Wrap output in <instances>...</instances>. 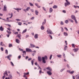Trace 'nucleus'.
Wrapping results in <instances>:
<instances>
[{"mask_svg": "<svg viewBox=\"0 0 79 79\" xmlns=\"http://www.w3.org/2000/svg\"><path fill=\"white\" fill-rule=\"evenodd\" d=\"M42 61L43 63H46V61L45 60H48V57L47 56H45L44 57H42Z\"/></svg>", "mask_w": 79, "mask_h": 79, "instance_id": "1", "label": "nucleus"}, {"mask_svg": "<svg viewBox=\"0 0 79 79\" xmlns=\"http://www.w3.org/2000/svg\"><path fill=\"white\" fill-rule=\"evenodd\" d=\"M48 34H53V33L52 32V30H50V29H48V30L47 31Z\"/></svg>", "mask_w": 79, "mask_h": 79, "instance_id": "2", "label": "nucleus"}, {"mask_svg": "<svg viewBox=\"0 0 79 79\" xmlns=\"http://www.w3.org/2000/svg\"><path fill=\"white\" fill-rule=\"evenodd\" d=\"M66 2L64 3V6L65 7H66L67 6L69 5H71V3L69 1H68V0H66Z\"/></svg>", "mask_w": 79, "mask_h": 79, "instance_id": "3", "label": "nucleus"}, {"mask_svg": "<svg viewBox=\"0 0 79 79\" xmlns=\"http://www.w3.org/2000/svg\"><path fill=\"white\" fill-rule=\"evenodd\" d=\"M6 19L7 20H6L5 19H2V20H3L5 21H6V22H12V21H11V20H9V18H8V17H7V18H6Z\"/></svg>", "mask_w": 79, "mask_h": 79, "instance_id": "4", "label": "nucleus"}, {"mask_svg": "<svg viewBox=\"0 0 79 79\" xmlns=\"http://www.w3.org/2000/svg\"><path fill=\"white\" fill-rule=\"evenodd\" d=\"M26 51L27 52H32V50L31 49L29 48H26Z\"/></svg>", "mask_w": 79, "mask_h": 79, "instance_id": "5", "label": "nucleus"}, {"mask_svg": "<svg viewBox=\"0 0 79 79\" xmlns=\"http://www.w3.org/2000/svg\"><path fill=\"white\" fill-rule=\"evenodd\" d=\"M6 7V5H5L4 6L3 9V11H6V10H7V9Z\"/></svg>", "mask_w": 79, "mask_h": 79, "instance_id": "6", "label": "nucleus"}, {"mask_svg": "<svg viewBox=\"0 0 79 79\" xmlns=\"http://www.w3.org/2000/svg\"><path fill=\"white\" fill-rule=\"evenodd\" d=\"M9 16H10L9 17V18L11 19L13 17V13H11V14L9 13L8 14Z\"/></svg>", "mask_w": 79, "mask_h": 79, "instance_id": "7", "label": "nucleus"}, {"mask_svg": "<svg viewBox=\"0 0 79 79\" xmlns=\"http://www.w3.org/2000/svg\"><path fill=\"white\" fill-rule=\"evenodd\" d=\"M38 60L39 61H42V59L40 56H38Z\"/></svg>", "mask_w": 79, "mask_h": 79, "instance_id": "8", "label": "nucleus"}, {"mask_svg": "<svg viewBox=\"0 0 79 79\" xmlns=\"http://www.w3.org/2000/svg\"><path fill=\"white\" fill-rule=\"evenodd\" d=\"M71 18L72 19H73V20H74V19H76V17H75V16L74 15H71Z\"/></svg>", "mask_w": 79, "mask_h": 79, "instance_id": "9", "label": "nucleus"}, {"mask_svg": "<svg viewBox=\"0 0 79 79\" xmlns=\"http://www.w3.org/2000/svg\"><path fill=\"white\" fill-rule=\"evenodd\" d=\"M38 36H39V35L38 34H35L34 35L35 39H38Z\"/></svg>", "mask_w": 79, "mask_h": 79, "instance_id": "10", "label": "nucleus"}, {"mask_svg": "<svg viewBox=\"0 0 79 79\" xmlns=\"http://www.w3.org/2000/svg\"><path fill=\"white\" fill-rule=\"evenodd\" d=\"M46 69H48V70H49L50 71H52V69L50 67H48L46 68Z\"/></svg>", "mask_w": 79, "mask_h": 79, "instance_id": "11", "label": "nucleus"}, {"mask_svg": "<svg viewBox=\"0 0 79 79\" xmlns=\"http://www.w3.org/2000/svg\"><path fill=\"white\" fill-rule=\"evenodd\" d=\"M21 34H18L17 35V37H18L19 39H21Z\"/></svg>", "mask_w": 79, "mask_h": 79, "instance_id": "12", "label": "nucleus"}, {"mask_svg": "<svg viewBox=\"0 0 79 79\" xmlns=\"http://www.w3.org/2000/svg\"><path fill=\"white\" fill-rule=\"evenodd\" d=\"M30 45L31 47V48H34V47H35V45H34V44H30Z\"/></svg>", "mask_w": 79, "mask_h": 79, "instance_id": "13", "label": "nucleus"}, {"mask_svg": "<svg viewBox=\"0 0 79 79\" xmlns=\"http://www.w3.org/2000/svg\"><path fill=\"white\" fill-rule=\"evenodd\" d=\"M47 73H48V74H49V75H52V72H50V71H48L47 72Z\"/></svg>", "mask_w": 79, "mask_h": 79, "instance_id": "14", "label": "nucleus"}, {"mask_svg": "<svg viewBox=\"0 0 79 79\" xmlns=\"http://www.w3.org/2000/svg\"><path fill=\"white\" fill-rule=\"evenodd\" d=\"M4 30V28H3L2 26H1L0 27V31H3Z\"/></svg>", "mask_w": 79, "mask_h": 79, "instance_id": "15", "label": "nucleus"}, {"mask_svg": "<svg viewBox=\"0 0 79 79\" xmlns=\"http://www.w3.org/2000/svg\"><path fill=\"white\" fill-rule=\"evenodd\" d=\"M29 74V72H27V73H24L23 77H26V75H28Z\"/></svg>", "mask_w": 79, "mask_h": 79, "instance_id": "16", "label": "nucleus"}, {"mask_svg": "<svg viewBox=\"0 0 79 79\" xmlns=\"http://www.w3.org/2000/svg\"><path fill=\"white\" fill-rule=\"evenodd\" d=\"M53 9H52V8H50L49 9V13H52V12L53 11Z\"/></svg>", "mask_w": 79, "mask_h": 79, "instance_id": "17", "label": "nucleus"}, {"mask_svg": "<svg viewBox=\"0 0 79 79\" xmlns=\"http://www.w3.org/2000/svg\"><path fill=\"white\" fill-rule=\"evenodd\" d=\"M52 8H54L55 9H56V8H58V6L55 5L53 6Z\"/></svg>", "mask_w": 79, "mask_h": 79, "instance_id": "18", "label": "nucleus"}, {"mask_svg": "<svg viewBox=\"0 0 79 79\" xmlns=\"http://www.w3.org/2000/svg\"><path fill=\"white\" fill-rule=\"evenodd\" d=\"M64 36H68V33H67L66 32H64Z\"/></svg>", "mask_w": 79, "mask_h": 79, "instance_id": "19", "label": "nucleus"}, {"mask_svg": "<svg viewBox=\"0 0 79 79\" xmlns=\"http://www.w3.org/2000/svg\"><path fill=\"white\" fill-rule=\"evenodd\" d=\"M9 77V78H10V79H13V77H12V75L11 74H10Z\"/></svg>", "mask_w": 79, "mask_h": 79, "instance_id": "20", "label": "nucleus"}, {"mask_svg": "<svg viewBox=\"0 0 79 79\" xmlns=\"http://www.w3.org/2000/svg\"><path fill=\"white\" fill-rule=\"evenodd\" d=\"M73 50H74V52H77V51H78V49L77 48H75L73 49Z\"/></svg>", "mask_w": 79, "mask_h": 79, "instance_id": "21", "label": "nucleus"}, {"mask_svg": "<svg viewBox=\"0 0 79 79\" xmlns=\"http://www.w3.org/2000/svg\"><path fill=\"white\" fill-rule=\"evenodd\" d=\"M35 14L36 15H38V14H39V12H38L37 10H35Z\"/></svg>", "mask_w": 79, "mask_h": 79, "instance_id": "22", "label": "nucleus"}, {"mask_svg": "<svg viewBox=\"0 0 79 79\" xmlns=\"http://www.w3.org/2000/svg\"><path fill=\"white\" fill-rule=\"evenodd\" d=\"M27 31V29H26L25 30H24L23 32H22V34H24V33H25V32H26Z\"/></svg>", "mask_w": 79, "mask_h": 79, "instance_id": "23", "label": "nucleus"}, {"mask_svg": "<svg viewBox=\"0 0 79 79\" xmlns=\"http://www.w3.org/2000/svg\"><path fill=\"white\" fill-rule=\"evenodd\" d=\"M0 45H2V46H5V44H3V42H1L0 43Z\"/></svg>", "mask_w": 79, "mask_h": 79, "instance_id": "24", "label": "nucleus"}, {"mask_svg": "<svg viewBox=\"0 0 79 79\" xmlns=\"http://www.w3.org/2000/svg\"><path fill=\"white\" fill-rule=\"evenodd\" d=\"M16 42L17 43H18V44H19V40L16 39Z\"/></svg>", "mask_w": 79, "mask_h": 79, "instance_id": "25", "label": "nucleus"}, {"mask_svg": "<svg viewBox=\"0 0 79 79\" xmlns=\"http://www.w3.org/2000/svg\"><path fill=\"white\" fill-rule=\"evenodd\" d=\"M4 74V75H5V74H6V76H8V74L7 72L6 71L5 72Z\"/></svg>", "mask_w": 79, "mask_h": 79, "instance_id": "26", "label": "nucleus"}, {"mask_svg": "<svg viewBox=\"0 0 79 79\" xmlns=\"http://www.w3.org/2000/svg\"><path fill=\"white\" fill-rule=\"evenodd\" d=\"M69 20V21L70 22H71V23H73L74 22V21L73 20L71 19H68Z\"/></svg>", "mask_w": 79, "mask_h": 79, "instance_id": "27", "label": "nucleus"}, {"mask_svg": "<svg viewBox=\"0 0 79 79\" xmlns=\"http://www.w3.org/2000/svg\"><path fill=\"white\" fill-rule=\"evenodd\" d=\"M44 27L43 25L41 26V30H44Z\"/></svg>", "mask_w": 79, "mask_h": 79, "instance_id": "28", "label": "nucleus"}, {"mask_svg": "<svg viewBox=\"0 0 79 79\" xmlns=\"http://www.w3.org/2000/svg\"><path fill=\"white\" fill-rule=\"evenodd\" d=\"M6 32H7L8 34H11V32H10V31H9L8 30H6Z\"/></svg>", "mask_w": 79, "mask_h": 79, "instance_id": "29", "label": "nucleus"}, {"mask_svg": "<svg viewBox=\"0 0 79 79\" xmlns=\"http://www.w3.org/2000/svg\"><path fill=\"white\" fill-rule=\"evenodd\" d=\"M74 73V71H72L70 72H69L70 74H73Z\"/></svg>", "mask_w": 79, "mask_h": 79, "instance_id": "30", "label": "nucleus"}, {"mask_svg": "<svg viewBox=\"0 0 79 79\" xmlns=\"http://www.w3.org/2000/svg\"><path fill=\"white\" fill-rule=\"evenodd\" d=\"M46 23L45 22H43L42 23V26H44L45 25V24Z\"/></svg>", "mask_w": 79, "mask_h": 79, "instance_id": "31", "label": "nucleus"}, {"mask_svg": "<svg viewBox=\"0 0 79 79\" xmlns=\"http://www.w3.org/2000/svg\"><path fill=\"white\" fill-rule=\"evenodd\" d=\"M13 47V45H12V44H10L9 45V47L10 48L11 47Z\"/></svg>", "mask_w": 79, "mask_h": 79, "instance_id": "32", "label": "nucleus"}, {"mask_svg": "<svg viewBox=\"0 0 79 79\" xmlns=\"http://www.w3.org/2000/svg\"><path fill=\"white\" fill-rule=\"evenodd\" d=\"M67 47V46L65 45V47H64V50L65 51L66 50V48Z\"/></svg>", "mask_w": 79, "mask_h": 79, "instance_id": "33", "label": "nucleus"}, {"mask_svg": "<svg viewBox=\"0 0 79 79\" xmlns=\"http://www.w3.org/2000/svg\"><path fill=\"white\" fill-rule=\"evenodd\" d=\"M29 9H30V7H28L26 9V10L27 11H29Z\"/></svg>", "mask_w": 79, "mask_h": 79, "instance_id": "34", "label": "nucleus"}, {"mask_svg": "<svg viewBox=\"0 0 79 79\" xmlns=\"http://www.w3.org/2000/svg\"><path fill=\"white\" fill-rule=\"evenodd\" d=\"M7 58H8V60H11V59H10V58L9 56H7Z\"/></svg>", "mask_w": 79, "mask_h": 79, "instance_id": "35", "label": "nucleus"}, {"mask_svg": "<svg viewBox=\"0 0 79 79\" xmlns=\"http://www.w3.org/2000/svg\"><path fill=\"white\" fill-rule=\"evenodd\" d=\"M22 24V23L21 22H19L18 23V25H19V26H21Z\"/></svg>", "mask_w": 79, "mask_h": 79, "instance_id": "36", "label": "nucleus"}, {"mask_svg": "<svg viewBox=\"0 0 79 79\" xmlns=\"http://www.w3.org/2000/svg\"><path fill=\"white\" fill-rule=\"evenodd\" d=\"M65 23H66V24H68V20H66L65 21Z\"/></svg>", "mask_w": 79, "mask_h": 79, "instance_id": "37", "label": "nucleus"}, {"mask_svg": "<svg viewBox=\"0 0 79 79\" xmlns=\"http://www.w3.org/2000/svg\"><path fill=\"white\" fill-rule=\"evenodd\" d=\"M7 29L9 31H11V28H10V27L7 28Z\"/></svg>", "mask_w": 79, "mask_h": 79, "instance_id": "38", "label": "nucleus"}, {"mask_svg": "<svg viewBox=\"0 0 79 79\" xmlns=\"http://www.w3.org/2000/svg\"><path fill=\"white\" fill-rule=\"evenodd\" d=\"M57 57H58V58H61V55H57Z\"/></svg>", "mask_w": 79, "mask_h": 79, "instance_id": "39", "label": "nucleus"}, {"mask_svg": "<svg viewBox=\"0 0 79 79\" xmlns=\"http://www.w3.org/2000/svg\"><path fill=\"white\" fill-rule=\"evenodd\" d=\"M29 4L30 6H33V4L29 2Z\"/></svg>", "mask_w": 79, "mask_h": 79, "instance_id": "40", "label": "nucleus"}, {"mask_svg": "<svg viewBox=\"0 0 79 79\" xmlns=\"http://www.w3.org/2000/svg\"><path fill=\"white\" fill-rule=\"evenodd\" d=\"M31 63L32 65H34V61L31 60Z\"/></svg>", "mask_w": 79, "mask_h": 79, "instance_id": "41", "label": "nucleus"}, {"mask_svg": "<svg viewBox=\"0 0 79 79\" xmlns=\"http://www.w3.org/2000/svg\"><path fill=\"white\" fill-rule=\"evenodd\" d=\"M64 69H65V68H64L63 69H62L60 70V72H63V71H64Z\"/></svg>", "mask_w": 79, "mask_h": 79, "instance_id": "42", "label": "nucleus"}, {"mask_svg": "<svg viewBox=\"0 0 79 79\" xmlns=\"http://www.w3.org/2000/svg\"><path fill=\"white\" fill-rule=\"evenodd\" d=\"M10 63H11V64L12 66H14V64H13V62H10Z\"/></svg>", "mask_w": 79, "mask_h": 79, "instance_id": "43", "label": "nucleus"}, {"mask_svg": "<svg viewBox=\"0 0 79 79\" xmlns=\"http://www.w3.org/2000/svg\"><path fill=\"white\" fill-rule=\"evenodd\" d=\"M5 53H6V54H8V50L7 49L6 50Z\"/></svg>", "mask_w": 79, "mask_h": 79, "instance_id": "44", "label": "nucleus"}, {"mask_svg": "<svg viewBox=\"0 0 79 79\" xmlns=\"http://www.w3.org/2000/svg\"><path fill=\"white\" fill-rule=\"evenodd\" d=\"M75 22V23H76V24H77V20H76V19H75L74 20Z\"/></svg>", "mask_w": 79, "mask_h": 79, "instance_id": "45", "label": "nucleus"}, {"mask_svg": "<svg viewBox=\"0 0 79 79\" xmlns=\"http://www.w3.org/2000/svg\"><path fill=\"white\" fill-rule=\"evenodd\" d=\"M49 37H50V38H51V39H53V38L52 37V36L51 35H49Z\"/></svg>", "mask_w": 79, "mask_h": 79, "instance_id": "46", "label": "nucleus"}, {"mask_svg": "<svg viewBox=\"0 0 79 79\" xmlns=\"http://www.w3.org/2000/svg\"><path fill=\"white\" fill-rule=\"evenodd\" d=\"M23 53H24V55H26V52L25 51H23Z\"/></svg>", "mask_w": 79, "mask_h": 79, "instance_id": "47", "label": "nucleus"}, {"mask_svg": "<svg viewBox=\"0 0 79 79\" xmlns=\"http://www.w3.org/2000/svg\"><path fill=\"white\" fill-rule=\"evenodd\" d=\"M72 47H73V48H75V46H74V44H72Z\"/></svg>", "mask_w": 79, "mask_h": 79, "instance_id": "48", "label": "nucleus"}, {"mask_svg": "<svg viewBox=\"0 0 79 79\" xmlns=\"http://www.w3.org/2000/svg\"><path fill=\"white\" fill-rule=\"evenodd\" d=\"M64 29H65V30H66L67 31H68V29L66 27H64Z\"/></svg>", "mask_w": 79, "mask_h": 79, "instance_id": "49", "label": "nucleus"}, {"mask_svg": "<svg viewBox=\"0 0 79 79\" xmlns=\"http://www.w3.org/2000/svg\"><path fill=\"white\" fill-rule=\"evenodd\" d=\"M52 55H51L49 58L50 60H51L52 59Z\"/></svg>", "mask_w": 79, "mask_h": 79, "instance_id": "50", "label": "nucleus"}, {"mask_svg": "<svg viewBox=\"0 0 79 79\" xmlns=\"http://www.w3.org/2000/svg\"><path fill=\"white\" fill-rule=\"evenodd\" d=\"M35 18L34 17H32L30 19H31V20H33Z\"/></svg>", "mask_w": 79, "mask_h": 79, "instance_id": "51", "label": "nucleus"}, {"mask_svg": "<svg viewBox=\"0 0 79 79\" xmlns=\"http://www.w3.org/2000/svg\"><path fill=\"white\" fill-rule=\"evenodd\" d=\"M14 9H15V10H17L18 12H19V10L18 9V8L16 9L15 8H14Z\"/></svg>", "mask_w": 79, "mask_h": 79, "instance_id": "52", "label": "nucleus"}, {"mask_svg": "<svg viewBox=\"0 0 79 79\" xmlns=\"http://www.w3.org/2000/svg\"><path fill=\"white\" fill-rule=\"evenodd\" d=\"M6 25H7V26H8L10 27H11V25L9 24H6Z\"/></svg>", "mask_w": 79, "mask_h": 79, "instance_id": "53", "label": "nucleus"}, {"mask_svg": "<svg viewBox=\"0 0 79 79\" xmlns=\"http://www.w3.org/2000/svg\"><path fill=\"white\" fill-rule=\"evenodd\" d=\"M61 31L62 32H63L64 31V30L63 29V27H61Z\"/></svg>", "mask_w": 79, "mask_h": 79, "instance_id": "54", "label": "nucleus"}, {"mask_svg": "<svg viewBox=\"0 0 79 79\" xmlns=\"http://www.w3.org/2000/svg\"><path fill=\"white\" fill-rule=\"evenodd\" d=\"M60 24L61 25H63V24H64V23H63V22L62 21H61Z\"/></svg>", "mask_w": 79, "mask_h": 79, "instance_id": "55", "label": "nucleus"}, {"mask_svg": "<svg viewBox=\"0 0 79 79\" xmlns=\"http://www.w3.org/2000/svg\"><path fill=\"white\" fill-rule=\"evenodd\" d=\"M1 50L2 51H3V47H1Z\"/></svg>", "mask_w": 79, "mask_h": 79, "instance_id": "56", "label": "nucleus"}, {"mask_svg": "<svg viewBox=\"0 0 79 79\" xmlns=\"http://www.w3.org/2000/svg\"><path fill=\"white\" fill-rule=\"evenodd\" d=\"M32 60V58H29L28 59V61H30V60Z\"/></svg>", "mask_w": 79, "mask_h": 79, "instance_id": "57", "label": "nucleus"}, {"mask_svg": "<svg viewBox=\"0 0 79 79\" xmlns=\"http://www.w3.org/2000/svg\"><path fill=\"white\" fill-rule=\"evenodd\" d=\"M62 12H63V13H66V10H63Z\"/></svg>", "mask_w": 79, "mask_h": 79, "instance_id": "58", "label": "nucleus"}, {"mask_svg": "<svg viewBox=\"0 0 79 79\" xmlns=\"http://www.w3.org/2000/svg\"><path fill=\"white\" fill-rule=\"evenodd\" d=\"M43 8L44 9V11H46V9H45V8L44 7H43Z\"/></svg>", "mask_w": 79, "mask_h": 79, "instance_id": "59", "label": "nucleus"}, {"mask_svg": "<svg viewBox=\"0 0 79 79\" xmlns=\"http://www.w3.org/2000/svg\"><path fill=\"white\" fill-rule=\"evenodd\" d=\"M29 58V56H26V58H25L26 60H27V59H28Z\"/></svg>", "mask_w": 79, "mask_h": 79, "instance_id": "60", "label": "nucleus"}, {"mask_svg": "<svg viewBox=\"0 0 79 79\" xmlns=\"http://www.w3.org/2000/svg\"><path fill=\"white\" fill-rule=\"evenodd\" d=\"M5 75H4L3 77H2V79H5Z\"/></svg>", "mask_w": 79, "mask_h": 79, "instance_id": "61", "label": "nucleus"}, {"mask_svg": "<svg viewBox=\"0 0 79 79\" xmlns=\"http://www.w3.org/2000/svg\"><path fill=\"white\" fill-rule=\"evenodd\" d=\"M21 56H19L18 57V58L19 59H20V58H21Z\"/></svg>", "mask_w": 79, "mask_h": 79, "instance_id": "62", "label": "nucleus"}, {"mask_svg": "<svg viewBox=\"0 0 79 79\" xmlns=\"http://www.w3.org/2000/svg\"><path fill=\"white\" fill-rule=\"evenodd\" d=\"M5 79H10V77H8V78H7V77H6L5 78Z\"/></svg>", "mask_w": 79, "mask_h": 79, "instance_id": "63", "label": "nucleus"}, {"mask_svg": "<svg viewBox=\"0 0 79 79\" xmlns=\"http://www.w3.org/2000/svg\"><path fill=\"white\" fill-rule=\"evenodd\" d=\"M76 79H79V76L78 77L77 76V77Z\"/></svg>", "mask_w": 79, "mask_h": 79, "instance_id": "64", "label": "nucleus"}]
</instances>
